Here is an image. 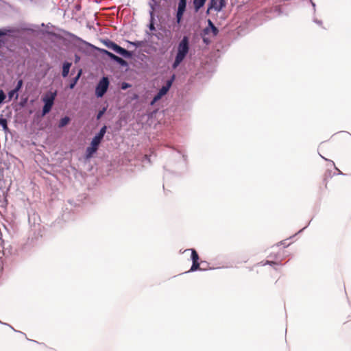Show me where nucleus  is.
<instances>
[{
  "instance_id": "obj_1",
  "label": "nucleus",
  "mask_w": 351,
  "mask_h": 351,
  "mask_svg": "<svg viewBox=\"0 0 351 351\" xmlns=\"http://www.w3.org/2000/svg\"><path fill=\"white\" fill-rule=\"evenodd\" d=\"M171 152L164 165L166 171L180 174L187 169V156L173 147H169Z\"/></svg>"
},
{
  "instance_id": "obj_38",
  "label": "nucleus",
  "mask_w": 351,
  "mask_h": 351,
  "mask_svg": "<svg viewBox=\"0 0 351 351\" xmlns=\"http://www.w3.org/2000/svg\"><path fill=\"white\" fill-rule=\"evenodd\" d=\"M106 56L112 61H115L116 58H117L118 56L115 55L114 53L110 52L108 51V53L106 54Z\"/></svg>"
},
{
  "instance_id": "obj_40",
  "label": "nucleus",
  "mask_w": 351,
  "mask_h": 351,
  "mask_svg": "<svg viewBox=\"0 0 351 351\" xmlns=\"http://www.w3.org/2000/svg\"><path fill=\"white\" fill-rule=\"evenodd\" d=\"M278 265V263L277 262H276V261H266L263 263V265L274 266V265Z\"/></svg>"
},
{
  "instance_id": "obj_27",
  "label": "nucleus",
  "mask_w": 351,
  "mask_h": 351,
  "mask_svg": "<svg viewBox=\"0 0 351 351\" xmlns=\"http://www.w3.org/2000/svg\"><path fill=\"white\" fill-rule=\"evenodd\" d=\"M149 5L150 7V10L149 12V15L152 14H154V11L157 7H159V3H158L156 1H152L149 3Z\"/></svg>"
},
{
  "instance_id": "obj_43",
  "label": "nucleus",
  "mask_w": 351,
  "mask_h": 351,
  "mask_svg": "<svg viewBox=\"0 0 351 351\" xmlns=\"http://www.w3.org/2000/svg\"><path fill=\"white\" fill-rule=\"evenodd\" d=\"M5 41L3 39H0V48L4 45ZM0 57H3V53L0 51Z\"/></svg>"
},
{
  "instance_id": "obj_59",
  "label": "nucleus",
  "mask_w": 351,
  "mask_h": 351,
  "mask_svg": "<svg viewBox=\"0 0 351 351\" xmlns=\"http://www.w3.org/2000/svg\"><path fill=\"white\" fill-rule=\"evenodd\" d=\"M74 73V69L72 70L71 74Z\"/></svg>"
},
{
  "instance_id": "obj_11",
  "label": "nucleus",
  "mask_w": 351,
  "mask_h": 351,
  "mask_svg": "<svg viewBox=\"0 0 351 351\" xmlns=\"http://www.w3.org/2000/svg\"><path fill=\"white\" fill-rule=\"evenodd\" d=\"M176 77V74L171 75V76L165 82V84L162 86L160 88H159L158 91L157 92L160 95H161L162 97L167 94L169 90H170L171 87L172 86V84L173 82L175 81Z\"/></svg>"
},
{
  "instance_id": "obj_21",
  "label": "nucleus",
  "mask_w": 351,
  "mask_h": 351,
  "mask_svg": "<svg viewBox=\"0 0 351 351\" xmlns=\"http://www.w3.org/2000/svg\"><path fill=\"white\" fill-rule=\"evenodd\" d=\"M0 126L2 128L5 132H9V128L8 126V120L2 114L0 115Z\"/></svg>"
},
{
  "instance_id": "obj_54",
  "label": "nucleus",
  "mask_w": 351,
  "mask_h": 351,
  "mask_svg": "<svg viewBox=\"0 0 351 351\" xmlns=\"http://www.w3.org/2000/svg\"><path fill=\"white\" fill-rule=\"evenodd\" d=\"M48 34H50V35H52V36H56V37L58 38V36L55 33H53V32H48Z\"/></svg>"
},
{
  "instance_id": "obj_10",
  "label": "nucleus",
  "mask_w": 351,
  "mask_h": 351,
  "mask_svg": "<svg viewBox=\"0 0 351 351\" xmlns=\"http://www.w3.org/2000/svg\"><path fill=\"white\" fill-rule=\"evenodd\" d=\"M176 77V74L171 75V76L165 82V84L162 86L160 88H159L158 91L157 92L160 95H161L162 97L167 94L169 90H170L171 87L172 86V84L173 82L175 81Z\"/></svg>"
},
{
  "instance_id": "obj_14",
  "label": "nucleus",
  "mask_w": 351,
  "mask_h": 351,
  "mask_svg": "<svg viewBox=\"0 0 351 351\" xmlns=\"http://www.w3.org/2000/svg\"><path fill=\"white\" fill-rule=\"evenodd\" d=\"M114 51L125 58H132L134 56L133 51H128L117 44Z\"/></svg>"
},
{
  "instance_id": "obj_57",
  "label": "nucleus",
  "mask_w": 351,
  "mask_h": 351,
  "mask_svg": "<svg viewBox=\"0 0 351 351\" xmlns=\"http://www.w3.org/2000/svg\"><path fill=\"white\" fill-rule=\"evenodd\" d=\"M312 5H313V7L315 6V4L314 3H312Z\"/></svg>"
},
{
  "instance_id": "obj_9",
  "label": "nucleus",
  "mask_w": 351,
  "mask_h": 351,
  "mask_svg": "<svg viewBox=\"0 0 351 351\" xmlns=\"http://www.w3.org/2000/svg\"><path fill=\"white\" fill-rule=\"evenodd\" d=\"M176 77V74L171 75V76L165 82V84L162 86L160 88H159L158 91L157 92L160 95H161L162 97L167 94L169 90H170L171 87L172 86V84L173 82L175 81Z\"/></svg>"
},
{
  "instance_id": "obj_26",
  "label": "nucleus",
  "mask_w": 351,
  "mask_h": 351,
  "mask_svg": "<svg viewBox=\"0 0 351 351\" xmlns=\"http://www.w3.org/2000/svg\"><path fill=\"white\" fill-rule=\"evenodd\" d=\"M8 101H10L13 97H14L16 99L19 97V92H17L14 88L12 90H10L8 93Z\"/></svg>"
},
{
  "instance_id": "obj_53",
  "label": "nucleus",
  "mask_w": 351,
  "mask_h": 351,
  "mask_svg": "<svg viewBox=\"0 0 351 351\" xmlns=\"http://www.w3.org/2000/svg\"><path fill=\"white\" fill-rule=\"evenodd\" d=\"M199 263H200V265L202 264L203 265H205L208 264V263L206 261H202Z\"/></svg>"
},
{
  "instance_id": "obj_19",
  "label": "nucleus",
  "mask_w": 351,
  "mask_h": 351,
  "mask_svg": "<svg viewBox=\"0 0 351 351\" xmlns=\"http://www.w3.org/2000/svg\"><path fill=\"white\" fill-rule=\"evenodd\" d=\"M101 42L107 48L112 50L113 51L117 45L116 43L108 38L103 39Z\"/></svg>"
},
{
  "instance_id": "obj_51",
  "label": "nucleus",
  "mask_w": 351,
  "mask_h": 351,
  "mask_svg": "<svg viewBox=\"0 0 351 351\" xmlns=\"http://www.w3.org/2000/svg\"><path fill=\"white\" fill-rule=\"evenodd\" d=\"M336 170L337 171V175H344L339 169L335 167Z\"/></svg>"
},
{
  "instance_id": "obj_37",
  "label": "nucleus",
  "mask_w": 351,
  "mask_h": 351,
  "mask_svg": "<svg viewBox=\"0 0 351 351\" xmlns=\"http://www.w3.org/2000/svg\"><path fill=\"white\" fill-rule=\"evenodd\" d=\"M27 101H28V99L27 97L21 98L19 103V105L21 108H24L27 105Z\"/></svg>"
},
{
  "instance_id": "obj_49",
  "label": "nucleus",
  "mask_w": 351,
  "mask_h": 351,
  "mask_svg": "<svg viewBox=\"0 0 351 351\" xmlns=\"http://www.w3.org/2000/svg\"><path fill=\"white\" fill-rule=\"evenodd\" d=\"M278 245H283L285 247H288L289 244L285 245L284 241H280Z\"/></svg>"
},
{
  "instance_id": "obj_31",
  "label": "nucleus",
  "mask_w": 351,
  "mask_h": 351,
  "mask_svg": "<svg viewBox=\"0 0 351 351\" xmlns=\"http://www.w3.org/2000/svg\"><path fill=\"white\" fill-rule=\"evenodd\" d=\"M162 98L161 95H160L158 93L153 97L150 101V105L153 106L154 105L157 101L160 100Z\"/></svg>"
},
{
  "instance_id": "obj_20",
  "label": "nucleus",
  "mask_w": 351,
  "mask_h": 351,
  "mask_svg": "<svg viewBox=\"0 0 351 351\" xmlns=\"http://www.w3.org/2000/svg\"><path fill=\"white\" fill-rule=\"evenodd\" d=\"M207 0H193V7L196 12L203 8Z\"/></svg>"
},
{
  "instance_id": "obj_32",
  "label": "nucleus",
  "mask_w": 351,
  "mask_h": 351,
  "mask_svg": "<svg viewBox=\"0 0 351 351\" xmlns=\"http://www.w3.org/2000/svg\"><path fill=\"white\" fill-rule=\"evenodd\" d=\"M23 86V81L22 79H19L17 81L16 85L15 86L14 89L16 90L17 92H19L22 88Z\"/></svg>"
},
{
  "instance_id": "obj_12",
  "label": "nucleus",
  "mask_w": 351,
  "mask_h": 351,
  "mask_svg": "<svg viewBox=\"0 0 351 351\" xmlns=\"http://www.w3.org/2000/svg\"><path fill=\"white\" fill-rule=\"evenodd\" d=\"M208 26L203 29V34L208 35L210 32H212L214 36H216L219 34V29L214 25L213 21L208 19L207 20Z\"/></svg>"
},
{
  "instance_id": "obj_5",
  "label": "nucleus",
  "mask_w": 351,
  "mask_h": 351,
  "mask_svg": "<svg viewBox=\"0 0 351 351\" xmlns=\"http://www.w3.org/2000/svg\"><path fill=\"white\" fill-rule=\"evenodd\" d=\"M110 80L107 76H103L95 86V95L97 98H101L108 91Z\"/></svg>"
},
{
  "instance_id": "obj_58",
  "label": "nucleus",
  "mask_w": 351,
  "mask_h": 351,
  "mask_svg": "<svg viewBox=\"0 0 351 351\" xmlns=\"http://www.w3.org/2000/svg\"><path fill=\"white\" fill-rule=\"evenodd\" d=\"M80 8V5L76 7L77 9H79Z\"/></svg>"
},
{
  "instance_id": "obj_7",
  "label": "nucleus",
  "mask_w": 351,
  "mask_h": 351,
  "mask_svg": "<svg viewBox=\"0 0 351 351\" xmlns=\"http://www.w3.org/2000/svg\"><path fill=\"white\" fill-rule=\"evenodd\" d=\"M187 0H179L176 13V21L178 25H180L183 19V16L186 10Z\"/></svg>"
},
{
  "instance_id": "obj_13",
  "label": "nucleus",
  "mask_w": 351,
  "mask_h": 351,
  "mask_svg": "<svg viewBox=\"0 0 351 351\" xmlns=\"http://www.w3.org/2000/svg\"><path fill=\"white\" fill-rule=\"evenodd\" d=\"M114 51L125 58H132L134 56L133 51H128L117 44Z\"/></svg>"
},
{
  "instance_id": "obj_30",
  "label": "nucleus",
  "mask_w": 351,
  "mask_h": 351,
  "mask_svg": "<svg viewBox=\"0 0 351 351\" xmlns=\"http://www.w3.org/2000/svg\"><path fill=\"white\" fill-rule=\"evenodd\" d=\"M217 0H210L208 3V10L213 9L216 11V8H217Z\"/></svg>"
},
{
  "instance_id": "obj_45",
  "label": "nucleus",
  "mask_w": 351,
  "mask_h": 351,
  "mask_svg": "<svg viewBox=\"0 0 351 351\" xmlns=\"http://www.w3.org/2000/svg\"><path fill=\"white\" fill-rule=\"evenodd\" d=\"M80 60V57L78 55L75 54V62L77 63Z\"/></svg>"
},
{
  "instance_id": "obj_34",
  "label": "nucleus",
  "mask_w": 351,
  "mask_h": 351,
  "mask_svg": "<svg viewBox=\"0 0 351 351\" xmlns=\"http://www.w3.org/2000/svg\"><path fill=\"white\" fill-rule=\"evenodd\" d=\"M226 6L225 0H219L218 7L216 8L217 12L221 11Z\"/></svg>"
},
{
  "instance_id": "obj_28",
  "label": "nucleus",
  "mask_w": 351,
  "mask_h": 351,
  "mask_svg": "<svg viewBox=\"0 0 351 351\" xmlns=\"http://www.w3.org/2000/svg\"><path fill=\"white\" fill-rule=\"evenodd\" d=\"M128 43L130 45L135 47L136 48H138V47L143 46L145 45V42L143 40H135V41H129L128 40Z\"/></svg>"
},
{
  "instance_id": "obj_24",
  "label": "nucleus",
  "mask_w": 351,
  "mask_h": 351,
  "mask_svg": "<svg viewBox=\"0 0 351 351\" xmlns=\"http://www.w3.org/2000/svg\"><path fill=\"white\" fill-rule=\"evenodd\" d=\"M191 251V260L193 261H197L199 260V256L197 251L194 248H190L185 250Z\"/></svg>"
},
{
  "instance_id": "obj_23",
  "label": "nucleus",
  "mask_w": 351,
  "mask_h": 351,
  "mask_svg": "<svg viewBox=\"0 0 351 351\" xmlns=\"http://www.w3.org/2000/svg\"><path fill=\"white\" fill-rule=\"evenodd\" d=\"M71 121V119L68 116H64V117L61 118L60 120L58 122V128H62L67 125L69 122Z\"/></svg>"
},
{
  "instance_id": "obj_33",
  "label": "nucleus",
  "mask_w": 351,
  "mask_h": 351,
  "mask_svg": "<svg viewBox=\"0 0 351 351\" xmlns=\"http://www.w3.org/2000/svg\"><path fill=\"white\" fill-rule=\"evenodd\" d=\"M106 109H107L106 107H104L98 111V112L96 115V119L97 120L100 119L102 117V116L105 114Z\"/></svg>"
},
{
  "instance_id": "obj_2",
  "label": "nucleus",
  "mask_w": 351,
  "mask_h": 351,
  "mask_svg": "<svg viewBox=\"0 0 351 351\" xmlns=\"http://www.w3.org/2000/svg\"><path fill=\"white\" fill-rule=\"evenodd\" d=\"M190 38L184 35L178 44L174 61L171 64L173 69H177L184 61L190 51Z\"/></svg>"
},
{
  "instance_id": "obj_44",
  "label": "nucleus",
  "mask_w": 351,
  "mask_h": 351,
  "mask_svg": "<svg viewBox=\"0 0 351 351\" xmlns=\"http://www.w3.org/2000/svg\"><path fill=\"white\" fill-rule=\"evenodd\" d=\"M0 324H1V325H3V326H7V327H9V328H10V329H12V330H14V328L11 325H10L9 324L3 323V322H0Z\"/></svg>"
},
{
  "instance_id": "obj_29",
  "label": "nucleus",
  "mask_w": 351,
  "mask_h": 351,
  "mask_svg": "<svg viewBox=\"0 0 351 351\" xmlns=\"http://www.w3.org/2000/svg\"><path fill=\"white\" fill-rule=\"evenodd\" d=\"M114 62H117V64H119L121 66H128V62L126 60H123V58H120L119 56H117V58H116Z\"/></svg>"
},
{
  "instance_id": "obj_41",
  "label": "nucleus",
  "mask_w": 351,
  "mask_h": 351,
  "mask_svg": "<svg viewBox=\"0 0 351 351\" xmlns=\"http://www.w3.org/2000/svg\"><path fill=\"white\" fill-rule=\"evenodd\" d=\"M202 40L204 42V43L206 44V45H208L210 43V40L207 38V37H205V35H202Z\"/></svg>"
},
{
  "instance_id": "obj_22",
  "label": "nucleus",
  "mask_w": 351,
  "mask_h": 351,
  "mask_svg": "<svg viewBox=\"0 0 351 351\" xmlns=\"http://www.w3.org/2000/svg\"><path fill=\"white\" fill-rule=\"evenodd\" d=\"M147 27L151 32L156 31V26H155V14H152L149 15V22L147 25Z\"/></svg>"
},
{
  "instance_id": "obj_47",
  "label": "nucleus",
  "mask_w": 351,
  "mask_h": 351,
  "mask_svg": "<svg viewBox=\"0 0 351 351\" xmlns=\"http://www.w3.org/2000/svg\"><path fill=\"white\" fill-rule=\"evenodd\" d=\"M310 222H311V221H309V222H308V223L307 224V226H306L305 227H304L303 228H302L301 230H300L297 232V234H299V233L302 232V231H303V230H304V229H305V228H306V227L310 224Z\"/></svg>"
},
{
  "instance_id": "obj_55",
  "label": "nucleus",
  "mask_w": 351,
  "mask_h": 351,
  "mask_svg": "<svg viewBox=\"0 0 351 351\" xmlns=\"http://www.w3.org/2000/svg\"><path fill=\"white\" fill-rule=\"evenodd\" d=\"M210 14V10H208V8L206 10V14Z\"/></svg>"
},
{
  "instance_id": "obj_6",
  "label": "nucleus",
  "mask_w": 351,
  "mask_h": 351,
  "mask_svg": "<svg viewBox=\"0 0 351 351\" xmlns=\"http://www.w3.org/2000/svg\"><path fill=\"white\" fill-rule=\"evenodd\" d=\"M107 126L106 125H103L99 130L97 133L95 134V136L92 138L90 141V144L95 145L97 147H99L100 144L101 143L105 134L107 132Z\"/></svg>"
},
{
  "instance_id": "obj_39",
  "label": "nucleus",
  "mask_w": 351,
  "mask_h": 351,
  "mask_svg": "<svg viewBox=\"0 0 351 351\" xmlns=\"http://www.w3.org/2000/svg\"><path fill=\"white\" fill-rule=\"evenodd\" d=\"M94 49L97 50V51H99L102 55H106V54L108 52V50L105 49L99 48V47H97L96 46H95Z\"/></svg>"
},
{
  "instance_id": "obj_52",
  "label": "nucleus",
  "mask_w": 351,
  "mask_h": 351,
  "mask_svg": "<svg viewBox=\"0 0 351 351\" xmlns=\"http://www.w3.org/2000/svg\"><path fill=\"white\" fill-rule=\"evenodd\" d=\"M264 262H265V261L259 262V263H258L256 265V266H264V265H263Z\"/></svg>"
},
{
  "instance_id": "obj_4",
  "label": "nucleus",
  "mask_w": 351,
  "mask_h": 351,
  "mask_svg": "<svg viewBox=\"0 0 351 351\" xmlns=\"http://www.w3.org/2000/svg\"><path fill=\"white\" fill-rule=\"evenodd\" d=\"M56 96V92L51 93V91L47 92L42 98V101L44 103L40 117H43L50 112L52 107L54 104L55 97Z\"/></svg>"
},
{
  "instance_id": "obj_18",
  "label": "nucleus",
  "mask_w": 351,
  "mask_h": 351,
  "mask_svg": "<svg viewBox=\"0 0 351 351\" xmlns=\"http://www.w3.org/2000/svg\"><path fill=\"white\" fill-rule=\"evenodd\" d=\"M197 270L206 271V269H203V268L200 267V263H199V261H193L190 269L188 271H186L185 273L186 274V273H190V272H194V271H196Z\"/></svg>"
},
{
  "instance_id": "obj_61",
  "label": "nucleus",
  "mask_w": 351,
  "mask_h": 351,
  "mask_svg": "<svg viewBox=\"0 0 351 351\" xmlns=\"http://www.w3.org/2000/svg\"><path fill=\"white\" fill-rule=\"evenodd\" d=\"M296 234H298L297 233L294 234V235H293V237H295V236H296Z\"/></svg>"
},
{
  "instance_id": "obj_56",
  "label": "nucleus",
  "mask_w": 351,
  "mask_h": 351,
  "mask_svg": "<svg viewBox=\"0 0 351 351\" xmlns=\"http://www.w3.org/2000/svg\"><path fill=\"white\" fill-rule=\"evenodd\" d=\"M3 266H1V269H0V271H3Z\"/></svg>"
},
{
  "instance_id": "obj_60",
  "label": "nucleus",
  "mask_w": 351,
  "mask_h": 351,
  "mask_svg": "<svg viewBox=\"0 0 351 351\" xmlns=\"http://www.w3.org/2000/svg\"><path fill=\"white\" fill-rule=\"evenodd\" d=\"M296 234H298L297 233L294 234V235H293V237H295V236H296Z\"/></svg>"
},
{
  "instance_id": "obj_35",
  "label": "nucleus",
  "mask_w": 351,
  "mask_h": 351,
  "mask_svg": "<svg viewBox=\"0 0 351 351\" xmlns=\"http://www.w3.org/2000/svg\"><path fill=\"white\" fill-rule=\"evenodd\" d=\"M6 95L2 89H0V105L5 103Z\"/></svg>"
},
{
  "instance_id": "obj_25",
  "label": "nucleus",
  "mask_w": 351,
  "mask_h": 351,
  "mask_svg": "<svg viewBox=\"0 0 351 351\" xmlns=\"http://www.w3.org/2000/svg\"><path fill=\"white\" fill-rule=\"evenodd\" d=\"M14 30L11 28H0V38L3 36H9Z\"/></svg>"
},
{
  "instance_id": "obj_42",
  "label": "nucleus",
  "mask_w": 351,
  "mask_h": 351,
  "mask_svg": "<svg viewBox=\"0 0 351 351\" xmlns=\"http://www.w3.org/2000/svg\"><path fill=\"white\" fill-rule=\"evenodd\" d=\"M313 22L315 23L316 24H317L319 26H322L323 23H322V21H321V20H318L317 19H313Z\"/></svg>"
},
{
  "instance_id": "obj_3",
  "label": "nucleus",
  "mask_w": 351,
  "mask_h": 351,
  "mask_svg": "<svg viewBox=\"0 0 351 351\" xmlns=\"http://www.w3.org/2000/svg\"><path fill=\"white\" fill-rule=\"evenodd\" d=\"M64 36H68V41L73 45L77 50L85 54H90L92 49H94L95 45L83 40L80 37L71 33L68 31H63Z\"/></svg>"
},
{
  "instance_id": "obj_17",
  "label": "nucleus",
  "mask_w": 351,
  "mask_h": 351,
  "mask_svg": "<svg viewBox=\"0 0 351 351\" xmlns=\"http://www.w3.org/2000/svg\"><path fill=\"white\" fill-rule=\"evenodd\" d=\"M82 73H83V71L82 69H80L78 71H77V75L71 80V81L69 82V84L68 85V88L71 90L73 89L76 84H77L80 78L81 77L82 75Z\"/></svg>"
},
{
  "instance_id": "obj_15",
  "label": "nucleus",
  "mask_w": 351,
  "mask_h": 351,
  "mask_svg": "<svg viewBox=\"0 0 351 351\" xmlns=\"http://www.w3.org/2000/svg\"><path fill=\"white\" fill-rule=\"evenodd\" d=\"M71 66H72V62H70L67 60H64L63 62L62 66V73H61L62 77L63 78H66L68 77Z\"/></svg>"
},
{
  "instance_id": "obj_8",
  "label": "nucleus",
  "mask_w": 351,
  "mask_h": 351,
  "mask_svg": "<svg viewBox=\"0 0 351 351\" xmlns=\"http://www.w3.org/2000/svg\"><path fill=\"white\" fill-rule=\"evenodd\" d=\"M0 246L2 248V254L5 257H10L14 255L16 250L8 241L4 240L0 242Z\"/></svg>"
},
{
  "instance_id": "obj_16",
  "label": "nucleus",
  "mask_w": 351,
  "mask_h": 351,
  "mask_svg": "<svg viewBox=\"0 0 351 351\" xmlns=\"http://www.w3.org/2000/svg\"><path fill=\"white\" fill-rule=\"evenodd\" d=\"M99 148L95 147V145L90 143V145L88 146L86 149L85 152V158L86 159H90L91 158L94 154L97 153Z\"/></svg>"
},
{
  "instance_id": "obj_36",
  "label": "nucleus",
  "mask_w": 351,
  "mask_h": 351,
  "mask_svg": "<svg viewBox=\"0 0 351 351\" xmlns=\"http://www.w3.org/2000/svg\"><path fill=\"white\" fill-rule=\"evenodd\" d=\"M131 86H132V85L130 83L123 82L121 84L120 88L121 90H127L128 88H130Z\"/></svg>"
},
{
  "instance_id": "obj_48",
  "label": "nucleus",
  "mask_w": 351,
  "mask_h": 351,
  "mask_svg": "<svg viewBox=\"0 0 351 351\" xmlns=\"http://www.w3.org/2000/svg\"><path fill=\"white\" fill-rule=\"evenodd\" d=\"M158 39H160L161 37H162V34H154Z\"/></svg>"
},
{
  "instance_id": "obj_50",
  "label": "nucleus",
  "mask_w": 351,
  "mask_h": 351,
  "mask_svg": "<svg viewBox=\"0 0 351 351\" xmlns=\"http://www.w3.org/2000/svg\"><path fill=\"white\" fill-rule=\"evenodd\" d=\"M276 10L278 12L279 15L282 14V10L280 8H276Z\"/></svg>"
},
{
  "instance_id": "obj_46",
  "label": "nucleus",
  "mask_w": 351,
  "mask_h": 351,
  "mask_svg": "<svg viewBox=\"0 0 351 351\" xmlns=\"http://www.w3.org/2000/svg\"><path fill=\"white\" fill-rule=\"evenodd\" d=\"M319 155H320V156H321L324 160H326V161H330V162L333 165H335V163H334V162H333L332 160H328V159H327V158H324V156H322L321 154H319Z\"/></svg>"
}]
</instances>
